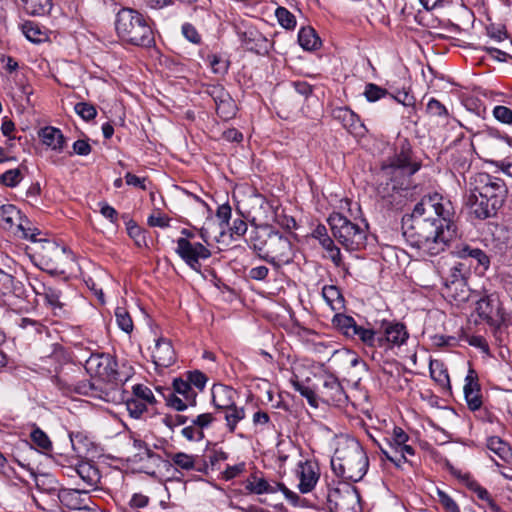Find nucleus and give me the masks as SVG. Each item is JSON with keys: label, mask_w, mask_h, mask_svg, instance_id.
Instances as JSON below:
<instances>
[{"label": "nucleus", "mask_w": 512, "mask_h": 512, "mask_svg": "<svg viewBox=\"0 0 512 512\" xmlns=\"http://www.w3.org/2000/svg\"><path fill=\"white\" fill-rule=\"evenodd\" d=\"M415 219H423L434 224L456 226L455 209L452 202L438 193L425 195L406 215Z\"/></svg>", "instance_id": "5"}, {"label": "nucleus", "mask_w": 512, "mask_h": 512, "mask_svg": "<svg viewBox=\"0 0 512 512\" xmlns=\"http://www.w3.org/2000/svg\"><path fill=\"white\" fill-rule=\"evenodd\" d=\"M212 403L215 408L225 410L235 404V391L226 385L215 384L211 390Z\"/></svg>", "instance_id": "27"}, {"label": "nucleus", "mask_w": 512, "mask_h": 512, "mask_svg": "<svg viewBox=\"0 0 512 512\" xmlns=\"http://www.w3.org/2000/svg\"><path fill=\"white\" fill-rule=\"evenodd\" d=\"M421 164L414 158L408 143L396 149L393 156L383 162L377 174V194L392 205L402 203L412 187L411 177L420 169Z\"/></svg>", "instance_id": "1"}, {"label": "nucleus", "mask_w": 512, "mask_h": 512, "mask_svg": "<svg viewBox=\"0 0 512 512\" xmlns=\"http://www.w3.org/2000/svg\"><path fill=\"white\" fill-rule=\"evenodd\" d=\"M388 94L389 92L386 89L374 83H368L365 86L364 96L369 102H376L386 97Z\"/></svg>", "instance_id": "52"}, {"label": "nucleus", "mask_w": 512, "mask_h": 512, "mask_svg": "<svg viewBox=\"0 0 512 512\" xmlns=\"http://www.w3.org/2000/svg\"><path fill=\"white\" fill-rule=\"evenodd\" d=\"M30 285L36 295L44 298L45 303L51 308L55 315H59L63 311L64 304L61 301L62 293L59 289L38 279H33Z\"/></svg>", "instance_id": "18"}, {"label": "nucleus", "mask_w": 512, "mask_h": 512, "mask_svg": "<svg viewBox=\"0 0 512 512\" xmlns=\"http://www.w3.org/2000/svg\"><path fill=\"white\" fill-rule=\"evenodd\" d=\"M470 275V268L464 261H455L446 271H443L442 280L443 285H453L456 283L467 281Z\"/></svg>", "instance_id": "28"}, {"label": "nucleus", "mask_w": 512, "mask_h": 512, "mask_svg": "<svg viewBox=\"0 0 512 512\" xmlns=\"http://www.w3.org/2000/svg\"><path fill=\"white\" fill-rule=\"evenodd\" d=\"M182 436L188 441L200 442L205 438V434L196 425L191 423L181 430Z\"/></svg>", "instance_id": "59"}, {"label": "nucleus", "mask_w": 512, "mask_h": 512, "mask_svg": "<svg viewBox=\"0 0 512 512\" xmlns=\"http://www.w3.org/2000/svg\"><path fill=\"white\" fill-rule=\"evenodd\" d=\"M74 110L85 121L94 119L97 114L95 107L86 102L77 103Z\"/></svg>", "instance_id": "57"}, {"label": "nucleus", "mask_w": 512, "mask_h": 512, "mask_svg": "<svg viewBox=\"0 0 512 512\" xmlns=\"http://www.w3.org/2000/svg\"><path fill=\"white\" fill-rule=\"evenodd\" d=\"M23 176L20 169H10L0 176V182L7 187H15L22 180Z\"/></svg>", "instance_id": "55"}, {"label": "nucleus", "mask_w": 512, "mask_h": 512, "mask_svg": "<svg viewBox=\"0 0 512 512\" xmlns=\"http://www.w3.org/2000/svg\"><path fill=\"white\" fill-rule=\"evenodd\" d=\"M481 387L478 381V375L476 371L472 368L468 370V373L465 377V384L463 387V392H480Z\"/></svg>", "instance_id": "58"}, {"label": "nucleus", "mask_w": 512, "mask_h": 512, "mask_svg": "<svg viewBox=\"0 0 512 512\" xmlns=\"http://www.w3.org/2000/svg\"><path fill=\"white\" fill-rule=\"evenodd\" d=\"M476 312L483 321L493 327H500L506 321L499 298L494 294L480 298L476 302Z\"/></svg>", "instance_id": "15"}, {"label": "nucleus", "mask_w": 512, "mask_h": 512, "mask_svg": "<svg viewBox=\"0 0 512 512\" xmlns=\"http://www.w3.org/2000/svg\"><path fill=\"white\" fill-rule=\"evenodd\" d=\"M197 395L196 390L190 386L189 381L182 378L174 379L172 388L166 389L165 393H163L167 406L177 411L194 407L196 405Z\"/></svg>", "instance_id": "11"}, {"label": "nucleus", "mask_w": 512, "mask_h": 512, "mask_svg": "<svg viewBox=\"0 0 512 512\" xmlns=\"http://www.w3.org/2000/svg\"><path fill=\"white\" fill-rule=\"evenodd\" d=\"M225 421L227 430L230 433H234L237 427V424L242 421L246 414L245 409L243 407H237L234 404L231 408L225 409Z\"/></svg>", "instance_id": "43"}, {"label": "nucleus", "mask_w": 512, "mask_h": 512, "mask_svg": "<svg viewBox=\"0 0 512 512\" xmlns=\"http://www.w3.org/2000/svg\"><path fill=\"white\" fill-rule=\"evenodd\" d=\"M487 448L497 455L504 462L512 460V449L510 445L498 436H491L487 439Z\"/></svg>", "instance_id": "36"}, {"label": "nucleus", "mask_w": 512, "mask_h": 512, "mask_svg": "<svg viewBox=\"0 0 512 512\" xmlns=\"http://www.w3.org/2000/svg\"><path fill=\"white\" fill-rule=\"evenodd\" d=\"M38 136L43 143L56 153H62L67 146L66 138L62 131L52 126H46L40 129Z\"/></svg>", "instance_id": "23"}, {"label": "nucleus", "mask_w": 512, "mask_h": 512, "mask_svg": "<svg viewBox=\"0 0 512 512\" xmlns=\"http://www.w3.org/2000/svg\"><path fill=\"white\" fill-rule=\"evenodd\" d=\"M466 205L470 210V214L480 220H485L496 216L497 211L500 209L498 206L493 205L492 202L486 201L484 196L472 191L467 198Z\"/></svg>", "instance_id": "20"}, {"label": "nucleus", "mask_w": 512, "mask_h": 512, "mask_svg": "<svg viewBox=\"0 0 512 512\" xmlns=\"http://www.w3.org/2000/svg\"><path fill=\"white\" fill-rule=\"evenodd\" d=\"M25 293L24 285L11 273L0 268V294L22 297Z\"/></svg>", "instance_id": "31"}, {"label": "nucleus", "mask_w": 512, "mask_h": 512, "mask_svg": "<svg viewBox=\"0 0 512 512\" xmlns=\"http://www.w3.org/2000/svg\"><path fill=\"white\" fill-rule=\"evenodd\" d=\"M115 30L119 39L130 45L151 47L155 42L148 19L131 8H123L117 13Z\"/></svg>", "instance_id": "4"}, {"label": "nucleus", "mask_w": 512, "mask_h": 512, "mask_svg": "<svg viewBox=\"0 0 512 512\" xmlns=\"http://www.w3.org/2000/svg\"><path fill=\"white\" fill-rule=\"evenodd\" d=\"M206 93L214 100L215 105L230 95L220 84L209 85L206 89Z\"/></svg>", "instance_id": "60"}, {"label": "nucleus", "mask_w": 512, "mask_h": 512, "mask_svg": "<svg viewBox=\"0 0 512 512\" xmlns=\"http://www.w3.org/2000/svg\"><path fill=\"white\" fill-rule=\"evenodd\" d=\"M322 248L327 252L328 258L333 262L336 267H341L343 264L340 249L335 245L334 240L329 238L324 239V242L320 244Z\"/></svg>", "instance_id": "50"}, {"label": "nucleus", "mask_w": 512, "mask_h": 512, "mask_svg": "<svg viewBox=\"0 0 512 512\" xmlns=\"http://www.w3.org/2000/svg\"><path fill=\"white\" fill-rule=\"evenodd\" d=\"M52 382L64 394L75 392L80 395L98 398L106 402L115 400V392L110 390H103L96 386L95 383L90 382L88 380L75 381L71 378L66 377L63 374H59L52 377Z\"/></svg>", "instance_id": "10"}, {"label": "nucleus", "mask_w": 512, "mask_h": 512, "mask_svg": "<svg viewBox=\"0 0 512 512\" xmlns=\"http://www.w3.org/2000/svg\"><path fill=\"white\" fill-rule=\"evenodd\" d=\"M272 233L273 230L267 225L257 226L249 233L247 240L249 247L256 251L261 259L267 249V243Z\"/></svg>", "instance_id": "26"}, {"label": "nucleus", "mask_w": 512, "mask_h": 512, "mask_svg": "<svg viewBox=\"0 0 512 512\" xmlns=\"http://www.w3.org/2000/svg\"><path fill=\"white\" fill-rule=\"evenodd\" d=\"M69 477L77 475L82 483L83 488L95 490L100 483L101 475L98 468L90 462H80L75 467L68 468Z\"/></svg>", "instance_id": "21"}, {"label": "nucleus", "mask_w": 512, "mask_h": 512, "mask_svg": "<svg viewBox=\"0 0 512 512\" xmlns=\"http://www.w3.org/2000/svg\"><path fill=\"white\" fill-rule=\"evenodd\" d=\"M333 316L332 325L340 331L344 336L350 338L357 323L352 316L337 311Z\"/></svg>", "instance_id": "40"}, {"label": "nucleus", "mask_w": 512, "mask_h": 512, "mask_svg": "<svg viewBox=\"0 0 512 512\" xmlns=\"http://www.w3.org/2000/svg\"><path fill=\"white\" fill-rule=\"evenodd\" d=\"M381 453L385 456L387 460L392 462L395 466L400 467L402 463L407 462V456H413L415 454V450L412 446L407 443L401 446L398 449V453H391L387 448H385L380 443L376 442Z\"/></svg>", "instance_id": "34"}, {"label": "nucleus", "mask_w": 512, "mask_h": 512, "mask_svg": "<svg viewBox=\"0 0 512 512\" xmlns=\"http://www.w3.org/2000/svg\"><path fill=\"white\" fill-rule=\"evenodd\" d=\"M262 259L276 266H279L281 263H289L292 260V244L290 240L273 230Z\"/></svg>", "instance_id": "14"}, {"label": "nucleus", "mask_w": 512, "mask_h": 512, "mask_svg": "<svg viewBox=\"0 0 512 512\" xmlns=\"http://www.w3.org/2000/svg\"><path fill=\"white\" fill-rule=\"evenodd\" d=\"M456 226L437 225L423 219L402 218V234L408 245L423 255L435 256L443 252L456 236Z\"/></svg>", "instance_id": "2"}, {"label": "nucleus", "mask_w": 512, "mask_h": 512, "mask_svg": "<svg viewBox=\"0 0 512 512\" xmlns=\"http://www.w3.org/2000/svg\"><path fill=\"white\" fill-rule=\"evenodd\" d=\"M173 465L176 467L190 471L195 467L196 457L184 452L174 453L170 456Z\"/></svg>", "instance_id": "47"}, {"label": "nucleus", "mask_w": 512, "mask_h": 512, "mask_svg": "<svg viewBox=\"0 0 512 512\" xmlns=\"http://www.w3.org/2000/svg\"><path fill=\"white\" fill-rule=\"evenodd\" d=\"M32 442L45 452L52 450V442L48 435L38 427H35L30 434Z\"/></svg>", "instance_id": "49"}, {"label": "nucleus", "mask_w": 512, "mask_h": 512, "mask_svg": "<svg viewBox=\"0 0 512 512\" xmlns=\"http://www.w3.org/2000/svg\"><path fill=\"white\" fill-rule=\"evenodd\" d=\"M84 367L88 374L98 377L104 382L113 383L122 381L117 371V362L109 354L92 353L86 360Z\"/></svg>", "instance_id": "12"}, {"label": "nucleus", "mask_w": 512, "mask_h": 512, "mask_svg": "<svg viewBox=\"0 0 512 512\" xmlns=\"http://www.w3.org/2000/svg\"><path fill=\"white\" fill-rule=\"evenodd\" d=\"M431 378L442 387L450 388V378L444 363L439 360H431L429 364Z\"/></svg>", "instance_id": "41"}, {"label": "nucleus", "mask_w": 512, "mask_h": 512, "mask_svg": "<svg viewBox=\"0 0 512 512\" xmlns=\"http://www.w3.org/2000/svg\"><path fill=\"white\" fill-rule=\"evenodd\" d=\"M328 223L334 238L346 250L357 251L365 246L367 225L361 226L340 213H332Z\"/></svg>", "instance_id": "6"}, {"label": "nucleus", "mask_w": 512, "mask_h": 512, "mask_svg": "<svg viewBox=\"0 0 512 512\" xmlns=\"http://www.w3.org/2000/svg\"><path fill=\"white\" fill-rule=\"evenodd\" d=\"M319 397L324 403L335 406L343 404L347 399L341 383L332 375L324 379L323 385L319 390Z\"/></svg>", "instance_id": "19"}, {"label": "nucleus", "mask_w": 512, "mask_h": 512, "mask_svg": "<svg viewBox=\"0 0 512 512\" xmlns=\"http://www.w3.org/2000/svg\"><path fill=\"white\" fill-rule=\"evenodd\" d=\"M0 221L4 229L16 228L22 232L23 238L35 241V234L30 233V229L26 227L29 224L28 219L22 215L15 205L5 204L0 206Z\"/></svg>", "instance_id": "17"}, {"label": "nucleus", "mask_w": 512, "mask_h": 512, "mask_svg": "<svg viewBox=\"0 0 512 512\" xmlns=\"http://www.w3.org/2000/svg\"><path fill=\"white\" fill-rule=\"evenodd\" d=\"M275 16L284 29L293 30L296 27V18L287 8L278 7Z\"/></svg>", "instance_id": "48"}, {"label": "nucleus", "mask_w": 512, "mask_h": 512, "mask_svg": "<svg viewBox=\"0 0 512 512\" xmlns=\"http://www.w3.org/2000/svg\"><path fill=\"white\" fill-rule=\"evenodd\" d=\"M493 116L503 124H512V110L506 106H495L493 109Z\"/></svg>", "instance_id": "63"}, {"label": "nucleus", "mask_w": 512, "mask_h": 512, "mask_svg": "<svg viewBox=\"0 0 512 512\" xmlns=\"http://www.w3.org/2000/svg\"><path fill=\"white\" fill-rule=\"evenodd\" d=\"M24 36L32 43H40L45 40L46 35L40 29L39 25L32 21H26L22 24Z\"/></svg>", "instance_id": "45"}, {"label": "nucleus", "mask_w": 512, "mask_h": 512, "mask_svg": "<svg viewBox=\"0 0 512 512\" xmlns=\"http://www.w3.org/2000/svg\"><path fill=\"white\" fill-rule=\"evenodd\" d=\"M409 338L406 326L399 322L385 321L379 331L378 347L393 348L404 345Z\"/></svg>", "instance_id": "16"}, {"label": "nucleus", "mask_w": 512, "mask_h": 512, "mask_svg": "<svg viewBox=\"0 0 512 512\" xmlns=\"http://www.w3.org/2000/svg\"><path fill=\"white\" fill-rule=\"evenodd\" d=\"M115 317L121 330L126 333H130L133 330V321L125 309L118 307L115 311Z\"/></svg>", "instance_id": "53"}, {"label": "nucleus", "mask_w": 512, "mask_h": 512, "mask_svg": "<svg viewBox=\"0 0 512 512\" xmlns=\"http://www.w3.org/2000/svg\"><path fill=\"white\" fill-rule=\"evenodd\" d=\"M298 43L303 49L307 51H312L320 47L321 40L316 34L315 30L312 27L308 26L302 27L299 30Z\"/></svg>", "instance_id": "38"}, {"label": "nucleus", "mask_w": 512, "mask_h": 512, "mask_svg": "<svg viewBox=\"0 0 512 512\" xmlns=\"http://www.w3.org/2000/svg\"><path fill=\"white\" fill-rule=\"evenodd\" d=\"M133 396L145 402L147 406L154 405L156 403L152 390L143 384H136L133 386Z\"/></svg>", "instance_id": "51"}, {"label": "nucleus", "mask_w": 512, "mask_h": 512, "mask_svg": "<svg viewBox=\"0 0 512 512\" xmlns=\"http://www.w3.org/2000/svg\"><path fill=\"white\" fill-rule=\"evenodd\" d=\"M216 106V113L222 120H230L236 115V104L231 95L219 102Z\"/></svg>", "instance_id": "44"}, {"label": "nucleus", "mask_w": 512, "mask_h": 512, "mask_svg": "<svg viewBox=\"0 0 512 512\" xmlns=\"http://www.w3.org/2000/svg\"><path fill=\"white\" fill-rule=\"evenodd\" d=\"M321 295L332 311H341L345 308V299L340 289L335 285H325Z\"/></svg>", "instance_id": "33"}, {"label": "nucleus", "mask_w": 512, "mask_h": 512, "mask_svg": "<svg viewBox=\"0 0 512 512\" xmlns=\"http://www.w3.org/2000/svg\"><path fill=\"white\" fill-rule=\"evenodd\" d=\"M333 117L339 120L344 128L352 134H362L364 125L359 117L347 107H339L333 110Z\"/></svg>", "instance_id": "24"}, {"label": "nucleus", "mask_w": 512, "mask_h": 512, "mask_svg": "<svg viewBox=\"0 0 512 512\" xmlns=\"http://www.w3.org/2000/svg\"><path fill=\"white\" fill-rule=\"evenodd\" d=\"M456 254L458 255L459 258L462 259L461 261L467 263L469 267L473 264V262H475V268L481 266L484 269H487L490 263L488 256L485 254L483 250L479 248H472L468 245L459 248L456 251Z\"/></svg>", "instance_id": "30"}, {"label": "nucleus", "mask_w": 512, "mask_h": 512, "mask_svg": "<svg viewBox=\"0 0 512 512\" xmlns=\"http://www.w3.org/2000/svg\"><path fill=\"white\" fill-rule=\"evenodd\" d=\"M187 381H189L191 387L194 386L198 390L202 391L206 386L207 377L204 373L195 370L188 373Z\"/></svg>", "instance_id": "64"}, {"label": "nucleus", "mask_w": 512, "mask_h": 512, "mask_svg": "<svg viewBox=\"0 0 512 512\" xmlns=\"http://www.w3.org/2000/svg\"><path fill=\"white\" fill-rule=\"evenodd\" d=\"M443 294L457 304H460L469 299L470 290L467 286V281H464L443 287Z\"/></svg>", "instance_id": "39"}, {"label": "nucleus", "mask_w": 512, "mask_h": 512, "mask_svg": "<svg viewBox=\"0 0 512 512\" xmlns=\"http://www.w3.org/2000/svg\"><path fill=\"white\" fill-rule=\"evenodd\" d=\"M22 8L29 15L43 16L51 10L52 4L50 0H22Z\"/></svg>", "instance_id": "42"}, {"label": "nucleus", "mask_w": 512, "mask_h": 512, "mask_svg": "<svg viewBox=\"0 0 512 512\" xmlns=\"http://www.w3.org/2000/svg\"><path fill=\"white\" fill-rule=\"evenodd\" d=\"M242 43L252 51L267 50L268 40L257 30L249 29L239 34Z\"/></svg>", "instance_id": "32"}, {"label": "nucleus", "mask_w": 512, "mask_h": 512, "mask_svg": "<svg viewBox=\"0 0 512 512\" xmlns=\"http://www.w3.org/2000/svg\"><path fill=\"white\" fill-rule=\"evenodd\" d=\"M409 440L408 434L400 427L393 429L391 438L387 440V444L391 453H398V449L407 443Z\"/></svg>", "instance_id": "46"}, {"label": "nucleus", "mask_w": 512, "mask_h": 512, "mask_svg": "<svg viewBox=\"0 0 512 512\" xmlns=\"http://www.w3.org/2000/svg\"><path fill=\"white\" fill-rule=\"evenodd\" d=\"M438 500L447 512H461L457 503L444 491L437 489Z\"/></svg>", "instance_id": "61"}, {"label": "nucleus", "mask_w": 512, "mask_h": 512, "mask_svg": "<svg viewBox=\"0 0 512 512\" xmlns=\"http://www.w3.org/2000/svg\"><path fill=\"white\" fill-rule=\"evenodd\" d=\"M470 186L472 191L481 194L486 201L493 203L492 206L496 205L499 208L503 206L508 194L504 180L488 173L476 174L472 178Z\"/></svg>", "instance_id": "9"}, {"label": "nucleus", "mask_w": 512, "mask_h": 512, "mask_svg": "<svg viewBox=\"0 0 512 512\" xmlns=\"http://www.w3.org/2000/svg\"><path fill=\"white\" fill-rule=\"evenodd\" d=\"M369 460L361 444L355 439L339 443L331 459V468L344 481L358 482L367 473Z\"/></svg>", "instance_id": "3"}, {"label": "nucleus", "mask_w": 512, "mask_h": 512, "mask_svg": "<svg viewBox=\"0 0 512 512\" xmlns=\"http://www.w3.org/2000/svg\"><path fill=\"white\" fill-rule=\"evenodd\" d=\"M298 477L300 480L298 488L301 493L306 494L315 488L319 473L311 462H304L299 465Z\"/></svg>", "instance_id": "25"}, {"label": "nucleus", "mask_w": 512, "mask_h": 512, "mask_svg": "<svg viewBox=\"0 0 512 512\" xmlns=\"http://www.w3.org/2000/svg\"><path fill=\"white\" fill-rule=\"evenodd\" d=\"M350 338L358 340L368 347L374 348L378 347L379 331L377 332L371 328H365L357 324Z\"/></svg>", "instance_id": "37"}, {"label": "nucleus", "mask_w": 512, "mask_h": 512, "mask_svg": "<svg viewBox=\"0 0 512 512\" xmlns=\"http://www.w3.org/2000/svg\"><path fill=\"white\" fill-rule=\"evenodd\" d=\"M152 358L157 367L167 368L174 364L176 356L170 340L159 338L152 350Z\"/></svg>", "instance_id": "22"}, {"label": "nucleus", "mask_w": 512, "mask_h": 512, "mask_svg": "<svg viewBox=\"0 0 512 512\" xmlns=\"http://www.w3.org/2000/svg\"><path fill=\"white\" fill-rule=\"evenodd\" d=\"M246 490L250 493L261 495V494H273L277 492V489L268 483L263 477H259L257 473H253L246 481Z\"/></svg>", "instance_id": "35"}, {"label": "nucleus", "mask_w": 512, "mask_h": 512, "mask_svg": "<svg viewBox=\"0 0 512 512\" xmlns=\"http://www.w3.org/2000/svg\"><path fill=\"white\" fill-rule=\"evenodd\" d=\"M461 479L466 487L475 493L479 500L485 502L492 512H503L501 507L494 501L489 491L476 480L472 479L469 475H464Z\"/></svg>", "instance_id": "29"}, {"label": "nucleus", "mask_w": 512, "mask_h": 512, "mask_svg": "<svg viewBox=\"0 0 512 512\" xmlns=\"http://www.w3.org/2000/svg\"><path fill=\"white\" fill-rule=\"evenodd\" d=\"M183 237L177 239L176 254L195 272L201 271L200 260H206L211 257V251L202 243L190 242L195 234L186 228L181 230Z\"/></svg>", "instance_id": "8"}, {"label": "nucleus", "mask_w": 512, "mask_h": 512, "mask_svg": "<svg viewBox=\"0 0 512 512\" xmlns=\"http://www.w3.org/2000/svg\"><path fill=\"white\" fill-rule=\"evenodd\" d=\"M42 269L51 273H64L72 255L64 246L51 240H41L35 248Z\"/></svg>", "instance_id": "7"}, {"label": "nucleus", "mask_w": 512, "mask_h": 512, "mask_svg": "<svg viewBox=\"0 0 512 512\" xmlns=\"http://www.w3.org/2000/svg\"><path fill=\"white\" fill-rule=\"evenodd\" d=\"M426 110L430 116L434 117L447 118L449 115L447 108L435 98L428 101Z\"/></svg>", "instance_id": "56"}, {"label": "nucleus", "mask_w": 512, "mask_h": 512, "mask_svg": "<svg viewBox=\"0 0 512 512\" xmlns=\"http://www.w3.org/2000/svg\"><path fill=\"white\" fill-rule=\"evenodd\" d=\"M209 64L215 74L224 75L228 71V62L217 55L208 56Z\"/></svg>", "instance_id": "62"}, {"label": "nucleus", "mask_w": 512, "mask_h": 512, "mask_svg": "<svg viewBox=\"0 0 512 512\" xmlns=\"http://www.w3.org/2000/svg\"><path fill=\"white\" fill-rule=\"evenodd\" d=\"M126 408L129 414L133 418H140L142 414L147 410V405L145 402L137 399L136 397H132L126 400Z\"/></svg>", "instance_id": "54"}, {"label": "nucleus", "mask_w": 512, "mask_h": 512, "mask_svg": "<svg viewBox=\"0 0 512 512\" xmlns=\"http://www.w3.org/2000/svg\"><path fill=\"white\" fill-rule=\"evenodd\" d=\"M45 481L37 480L36 487L40 491H45L49 494L57 492V497L62 505L72 510H90L88 502L90 498L88 494L90 489L86 488H61L57 490L55 486L44 488Z\"/></svg>", "instance_id": "13"}]
</instances>
